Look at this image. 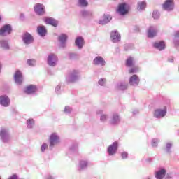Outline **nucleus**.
<instances>
[{
  "label": "nucleus",
  "instance_id": "obj_1",
  "mask_svg": "<svg viewBox=\"0 0 179 179\" xmlns=\"http://www.w3.org/2000/svg\"><path fill=\"white\" fill-rule=\"evenodd\" d=\"M80 79V73L78 70H73L67 76L66 80L68 83H75Z\"/></svg>",
  "mask_w": 179,
  "mask_h": 179
},
{
  "label": "nucleus",
  "instance_id": "obj_2",
  "mask_svg": "<svg viewBox=\"0 0 179 179\" xmlns=\"http://www.w3.org/2000/svg\"><path fill=\"white\" fill-rule=\"evenodd\" d=\"M0 139L3 143H8L10 141V133L9 129L6 127H1L0 129Z\"/></svg>",
  "mask_w": 179,
  "mask_h": 179
},
{
  "label": "nucleus",
  "instance_id": "obj_3",
  "mask_svg": "<svg viewBox=\"0 0 179 179\" xmlns=\"http://www.w3.org/2000/svg\"><path fill=\"white\" fill-rule=\"evenodd\" d=\"M117 12L120 16H125L129 13V6L126 3L119 4Z\"/></svg>",
  "mask_w": 179,
  "mask_h": 179
},
{
  "label": "nucleus",
  "instance_id": "obj_4",
  "mask_svg": "<svg viewBox=\"0 0 179 179\" xmlns=\"http://www.w3.org/2000/svg\"><path fill=\"white\" fill-rule=\"evenodd\" d=\"M12 31H13L12 25L9 24H5L0 29V36L1 37H6V36H10V34H12Z\"/></svg>",
  "mask_w": 179,
  "mask_h": 179
},
{
  "label": "nucleus",
  "instance_id": "obj_5",
  "mask_svg": "<svg viewBox=\"0 0 179 179\" xmlns=\"http://www.w3.org/2000/svg\"><path fill=\"white\" fill-rule=\"evenodd\" d=\"M175 6L174 0H166L162 4V9L166 12H172V10H174Z\"/></svg>",
  "mask_w": 179,
  "mask_h": 179
},
{
  "label": "nucleus",
  "instance_id": "obj_6",
  "mask_svg": "<svg viewBox=\"0 0 179 179\" xmlns=\"http://www.w3.org/2000/svg\"><path fill=\"white\" fill-rule=\"evenodd\" d=\"M49 142L50 148H54L55 145H58V143L60 142L59 136H58V134L52 133L50 136Z\"/></svg>",
  "mask_w": 179,
  "mask_h": 179
},
{
  "label": "nucleus",
  "instance_id": "obj_7",
  "mask_svg": "<svg viewBox=\"0 0 179 179\" xmlns=\"http://www.w3.org/2000/svg\"><path fill=\"white\" fill-rule=\"evenodd\" d=\"M93 65L95 66H101V68H103V66L106 65V59L104 57L101 56H96L94 57L92 62Z\"/></svg>",
  "mask_w": 179,
  "mask_h": 179
},
{
  "label": "nucleus",
  "instance_id": "obj_8",
  "mask_svg": "<svg viewBox=\"0 0 179 179\" xmlns=\"http://www.w3.org/2000/svg\"><path fill=\"white\" fill-rule=\"evenodd\" d=\"M22 38L25 45L33 44L34 42V38H33V36H31V34H30L29 32H26L24 34H23Z\"/></svg>",
  "mask_w": 179,
  "mask_h": 179
},
{
  "label": "nucleus",
  "instance_id": "obj_9",
  "mask_svg": "<svg viewBox=\"0 0 179 179\" xmlns=\"http://www.w3.org/2000/svg\"><path fill=\"white\" fill-rule=\"evenodd\" d=\"M34 10L38 16L45 15V6L41 3H36L34 8Z\"/></svg>",
  "mask_w": 179,
  "mask_h": 179
},
{
  "label": "nucleus",
  "instance_id": "obj_10",
  "mask_svg": "<svg viewBox=\"0 0 179 179\" xmlns=\"http://www.w3.org/2000/svg\"><path fill=\"white\" fill-rule=\"evenodd\" d=\"M118 150V142L115 141L112 144H110L108 149L107 152L109 156H114L117 153Z\"/></svg>",
  "mask_w": 179,
  "mask_h": 179
},
{
  "label": "nucleus",
  "instance_id": "obj_11",
  "mask_svg": "<svg viewBox=\"0 0 179 179\" xmlns=\"http://www.w3.org/2000/svg\"><path fill=\"white\" fill-rule=\"evenodd\" d=\"M58 62V57L54 53H51L48 56V64L50 66H55Z\"/></svg>",
  "mask_w": 179,
  "mask_h": 179
},
{
  "label": "nucleus",
  "instance_id": "obj_12",
  "mask_svg": "<svg viewBox=\"0 0 179 179\" xmlns=\"http://www.w3.org/2000/svg\"><path fill=\"white\" fill-rule=\"evenodd\" d=\"M60 47L65 48L66 47V41H68V35L65 34H61L57 38Z\"/></svg>",
  "mask_w": 179,
  "mask_h": 179
},
{
  "label": "nucleus",
  "instance_id": "obj_13",
  "mask_svg": "<svg viewBox=\"0 0 179 179\" xmlns=\"http://www.w3.org/2000/svg\"><path fill=\"white\" fill-rule=\"evenodd\" d=\"M0 106H2V107H9L10 106V99L8 95L0 96Z\"/></svg>",
  "mask_w": 179,
  "mask_h": 179
},
{
  "label": "nucleus",
  "instance_id": "obj_14",
  "mask_svg": "<svg viewBox=\"0 0 179 179\" xmlns=\"http://www.w3.org/2000/svg\"><path fill=\"white\" fill-rule=\"evenodd\" d=\"M121 122V117L118 113H113L109 120L110 125H118Z\"/></svg>",
  "mask_w": 179,
  "mask_h": 179
},
{
  "label": "nucleus",
  "instance_id": "obj_15",
  "mask_svg": "<svg viewBox=\"0 0 179 179\" xmlns=\"http://www.w3.org/2000/svg\"><path fill=\"white\" fill-rule=\"evenodd\" d=\"M167 114V109H157L155 110L154 113V117L155 118H163L164 117H166V115Z\"/></svg>",
  "mask_w": 179,
  "mask_h": 179
},
{
  "label": "nucleus",
  "instance_id": "obj_16",
  "mask_svg": "<svg viewBox=\"0 0 179 179\" xmlns=\"http://www.w3.org/2000/svg\"><path fill=\"white\" fill-rule=\"evenodd\" d=\"M139 82H141V79L136 74L131 76L129 80L130 86H138V85H139Z\"/></svg>",
  "mask_w": 179,
  "mask_h": 179
},
{
  "label": "nucleus",
  "instance_id": "obj_17",
  "mask_svg": "<svg viewBox=\"0 0 179 179\" xmlns=\"http://www.w3.org/2000/svg\"><path fill=\"white\" fill-rule=\"evenodd\" d=\"M96 115H100L101 122H107L108 121V115L104 113V110L99 109L96 110Z\"/></svg>",
  "mask_w": 179,
  "mask_h": 179
},
{
  "label": "nucleus",
  "instance_id": "obj_18",
  "mask_svg": "<svg viewBox=\"0 0 179 179\" xmlns=\"http://www.w3.org/2000/svg\"><path fill=\"white\" fill-rule=\"evenodd\" d=\"M110 38L113 43H118L121 41V35L117 31H112L110 33Z\"/></svg>",
  "mask_w": 179,
  "mask_h": 179
},
{
  "label": "nucleus",
  "instance_id": "obj_19",
  "mask_svg": "<svg viewBox=\"0 0 179 179\" xmlns=\"http://www.w3.org/2000/svg\"><path fill=\"white\" fill-rule=\"evenodd\" d=\"M157 34V27L156 26H151L149 27L148 30V36L150 38H153Z\"/></svg>",
  "mask_w": 179,
  "mask_h": 179
},
{
  "label": "nucleus",
  "instance_id": "obj_20",
  "mask_svg": "<svg viewBox=\"0 0 179 179\" xmlns=\"http://www.w3.org/2000/svg\"><path fill=\"white\" fill-rule=\"evenodd\" d=\"M14 80L17 85H22L23 81V77L22 76V72L20 71H17L14 75Z\"/></svg>",
  "mask_w": 179,
  "mask_h": 179
},
{
  "label": "nucleus",
  "instance_id": "obj_21",
  "mask_svg": "<svg viewBox=\"0 0 179 179\" xmlns=\"http://www.w3.org/2000/svg\"><path fill=\"white\" fill-rule=\"evenodd\" d=\"M111 15H103L102 18L101 20H99V24H107V23H110V22L111 21Z\"/></svg>",
  "mask_w": 179,
  "mask_h": 179
},
{
  "label": "nucleus",
  "instance_id": "obj_22",
  "mask_svg": "<svg viewBox=\"0 0 179 179\" xmlns=\"http://www.w3.org/2000/svg\"><path fill=\"white\" fill-rule=\"evenodd\" d=\"M36 91L37 87L35 85H30L27 86L24 90V92L27 94H33V93H36Z\"/></svg>",
  "mask_w": 179,
  "mask_h": 179
},
{
  "label": "nucleus",
  "instance_id": "obj_23",
  "mask_svg": "<svg viewBox=\"0 0 179 179\" xmlns=\"http://www.w3.org/2000/svg\"><path fill=\"white\" fill-rule=\"evenodd\" d=\"M37 33L41 37H45L47 29L44 25H40L37 27Z\"/></svg>",
  "mask_w": 179,
  "mask_h": 179
},
{
  "label": "nucleus",
  "instance_id": "obj_24",
  "mask_svg": "<svg viewBox=\"0 0 179 179\" xmlns=\"http://www.w3.org/2000/svg\"><path fill=\"white\" fill-rule=\"evenodd\" d=\"M44 22L46 24H50V26H53V27H57V26H58V22L52 17H46L45 18Z\"/></svg>",
  "mask_w": 179,
  "mask_h": 179
},
{
  "label": "nucleus",
  "instance_id": "obj_25",
  "mask_svg": "<svg viewBox=\"0 0 179 179\" xmlns=\"http://www.w3.org/2000/svg\"><path fill=\"white\" fill-rule=\"evenodd\" d=\"M75 44L79 50H82L83 48V45L85 44V41H83V38H82L80 36L77 37L76 41H75Z\"/></svg>",
  "mask_w": 179,
  "mask_h": 179
},
{
  "label": "nucleus",
  "instance_id": "obj_26",
  "mask_svg": "<svg viewBox=\"0 0 179 179\" xmlns=\"http://www.w3.org/2000/svg\"><path fill=\"white\" fill-rule=\"evenodd\" d=\"M166 176V169H162L155 173L156 179H164Z\"/></svg>",
  "mask_w": 179,
  "mask_h": 179
},
{
  "label": "nucleus",
  "instance_id": "obj_27",
  "mask_svg": "<svg viewBox=\"0 0 179 179\" xmlns=\"http://www.w3.org/2000/svg\"><path fill=\"white\" fill-rule=\"evenodd\" d=\"M154 47L157 50H159V51H163L164 48H166V43H164V41H162L159 42H157L154 43Z\"/></svg>",
  "mask_w": 179,
  "mask_h": 179
},
{
  "label": "nucleus",
  "instance_id": "obj_28",
  "mask_svg": "<svg viewBox=\"0 0 179 179\" xmlns=\"http://www.w3.org/2000/svg\"><path fill=\"white\" fill-rule=\"evenodd\" d=\"M173 43L176 48H179V31L175 33Z\"/></svg>",
  "mask_w": 179,
  "mask_h": 179
},
{
  "label": "nucleus",
  "instance_id": "obj_29",
  "mask_svg": "<svg viewBox=\"0 0 179 179\" xmlns=\"http://www.w3.org/2000/svg\"><path fill=\"white\" fill-rule=\"evenodd\" d=\"M126 66L131 68V66H135V59L132 57H129L126 60Z\"/></svg>",
  "mask_w": 179,
  "mask_h": 179
},
{
  "label": "nucleus",
  "instance_id": "obj_30",
  "mask_svg": "<svg viewBox=\"0 0 179 179\" xmlns=\"http://www.w3.org/2000/svg\"><path fill=\"white\" fill-rule=\"evenodd\" d=\"M89 163L87 162V161L86 160H82L80 162L79 165H78V169L80 171L82 170H86V169H87V166H88Z\"/></svg>",
  "mask_w": 179,
  "mask_h": 179
},
{
  "label": "nucleus",
  "instance_id": "obj_31",
  "mask_svg": "<svg viewBox=\"0 0 179 179\" xmlns=\"http://www.w3.org/2000/svg\"><path fill=\"white\" fill-rule=\"evenodd\" d=\"M1 47L3 50H10V47L9 46V43H8V41L2 40L0 41Z\"/></svg>",
  "mask_w": 179,
  "mask_h": 179
},
{
  "label": "nucleus",
  "instance_id": "obj_32",
  "mask_svg": "<svg viewBox=\"0 0 179 179\" xmlns=\"http://www.w3.org/2000/svg\"><path fill=\"white\" fill-rule=\"evenodd\" d=\"M117 89L119 90H127L128 89V84L126 83H119L117 84Z\"/></svg>",
  "mask_w": 179,
  "mask_h": 179
},
{
  "label": "nucleus",
  "instance_id": "obj_33",
  "mask_svg": "<svg viewBox=\"0 0 179 179\" xmlns=\"http://www.w3.org/2000/svg\"><path fill=\"white\" fill-rule=\"evenodd\" d=\"M89 6V2L87 0H78V6L80 8H86Z\"/></svg>",
  "mask_w": 179,
  "mask_h": 179
},
{
  "label": "nucleus",
  "instance_id": "obj_34",
  "mask_svg": "<svg viewBox=\"0 0 179 179\" xmlns=\"http://www.w3.org/2000/svg\"><path fill=\"white\" fill-rule=\"evenodd\" d=\"M146 8V3L145 1H139L137 5L138 10H144Z\"/></svg>",
  "mask_w": 179,
  "mask_h": 179
},
{
  "label": "nucleus",
  "instance_id": "obj_35",
  "mask_svg": "<svg viewBox=\"0 0 179 179\" xmlns=\"http://www.w3.org/2000/svg\"><path fill=\"white\" fill-rule=\"evenodd\" d=\"M171 148H173V143L171 142H168L166 143V147H165V150L166 153H171Z\"/></svg>",
  "mask_w": 179,
  "mask_h": 179
},
{
  "label": "nucleus",
  "instance_id": "obj_36",
  "mask_svg": "<svg viewBox=\"0 0 179 179\" xmlns=\"http://www.w3.org/2000/svg\"><path fill=\"white\" fill-rule=\"evenodd\" d=\"M134 67L130 69L129 70V73H138V72H139V71H141V69L139 68V66H133Z\"/></svg>",
  "mask_w": 179,
  "mask_h": 179
},
{
  "label": "nucleus",
  "instance_id": "obj_37",
  "mask_svg": "<svg viewBox=\"0 0 179 179\" xmlns=\"http://www.w3.org/2000/svg\"><path fill=\"white\" fill-rule=\"evenodd\" d=\"M27 126L29 129H31L34 127V120L28 119L27 121Z\"/></svg>",
  "mask_w": 179,
  "mask_h": 179
},
{
  "label": "nucleus",
  "instance_id": "obj_38",
  "mask_svg": "<svg viewBox=\"0 0 179 179\" xmlns=\"http://www.w3.org/2000/svg\"><path fill=\"white\" fill-rule=\"evenodd\" d=\"M81 15L83 17H89L90 16H92V12L86 10H83L80 12Z\"/></svg>",
  "mask_w": 179,
  "mask_h": 179
},
{
  "label": "nucleus",
  "instance_id": "obj_39",
  "mask_svg": "<svg viewBox=\"0 0 179 179\" xmlns=\"http://www.w3.org/2000/svg\"><path fill=\"white\" fill-rule=\"evenodd\" d=\"M159 142L160 140H159V138H152L151 141V145L152 146V148H157Z\"/></svg>",
  "mask_w": 179,
  "mask_h": 179
},
{
  "label": "nucleus",
  "instance_id": "obj_40",
  "mask_svg": "<svg viewBox=\"0 0 179 179\" xmlns=\"http://www.w3.org/2000/svg\"><path fill=\"white\" fill-rule=\"evenodd\" d=\"M27 64L29 66H36V60L33 59H29L27 60Z\"/></svg>",
  "mask_w": 179,
  "mask_h": 179
},
{
  "label": "nucleus",
  "instance_id": "obj_41",
  "mask_svg": "<svg viewBox=\"0 0 179 179\" xmlns=\"http://www.w3.org/2000/svg\"><path fill=\"white\" fill-rule=\"evenodd\" d=\"M106 83H107V80L106 78H100L98 81V85H99V86H106Z\"/></svg>",
  "mask_w": 179,
  "mask_h": 179
},
{
  "label": "nucleus",
  "instance_id": "obj_42",
  "mask_svg": "<svg viewBox=\"0 0 179 179\" xmlns=\"http://www.w3.org/2000/svg\"><path fill=\"white\" fill-rule=\"evenodd\" d=\"M153 19L157 20L160 17V13L157 10H154L152 15Z\"/></svg>",
  "mask_w": 179,
  "mask_h": 179
},
{
  "label": "nucleus",
  "instance_id": "obj_43",
  "mask_svg": "<svg viewBox=\"0 0 179 179\" xmlns=\"http://www.w3.org/2000/svg\"><path fill=\"white\" fill-rule=\"evenodd\" d=\"M47 149H48V145L46 143L42 144L41 147V152H42V153H44L45 152V150Z\"/></svg>",
  "mask_w": 179,
  "mask_h": 179
},
{
  "label": "nucleus",
  "instance_id": "obj_44",
  "mask_svg": "<svg viewBox=\"0 0 179 179\" xmlns=\"http://www.w3.org/2000/svg\"><path fill=\"white\" fill-rule=\"evenodd\" d=\"M64 114H71V113H72V108L69 106H65L64 109Z\"/></svg>",
  "mask_w": 179,
  "mask_h": 179
},
{
  "label": "nucleus",
  "instance_id": "obj_45",
  "mask_svg": "<svg viewBox=\"0 0 179 179\" xmlns=\"http://www.w3.org/2000/svg\"><path fill=\"white\" fill-rule=\"evenodd\" d=\"M121 157L123 160H125V159H128V152L124 151L121 153Z\"/></svg>",
  "mask_w": 179,
  "mask_h": 179
},
{
  "label": "nucleus",
  "instance_id": "obj_46",
  "mask_svg": "<svg viewBox=\"0 0 179 179\" xmlns=\"http://www.w3.org/2000/svg\"><path fill=\"white\" fill-rule=\"evenodd\" d=\"M61 90V85H57L55 88V92L57 94H61V92H59Z\"/></svg>",
  "mask_w": 179,
  "mask_h": 179
},
{
  "label": "nucleus",
  "instance_id": "obj_47",
  "mask_svg": "<svg viewBox=\"0 0 179 179\" xmlns=\"http://www.w3.org/2000/svg\"><path fill=\"white\" fill-rule=\"evenodd\" d=\"M132 114H133V115H136L139 114V110L138 109H135L132 111Z\"/></svg>",
  "mask_w": 179,
  "mask_h": 179
},
{
  "label": "nucleus",
  "instance_id": "obj_48",
  "mask_svg": "<svg viewBox=\"0 0 179 179\" xmlns=\"http://www.w3.org/2000/svg\"><path fill=\"white\" fill-rule=\"evenodd\" d=\"M69 57H70L71 59H73V58L76 57V55L75 53H71L69 55Z\"/></svg>",
  "mask_w": 179,
  "mask_h": 179
},
{
  "label": "nucleus",
  "instance_id": "obj_49",
  "mask_svg": "<svg viewBox=\"0 0 179 179\" xmlns=\"http://www.w3.org/2000/svg\"><path fill=\"white\" fill-rule=\"evenodd\" d=\"M20 19H21V20H24V14H20Z\"/></svg>",
  "mask_w": 179,
  "mask_h": 179
},
{
  "label": "nucleus",
  "instance_id": "obj_50",
  "mask_svg": "<svg viewBox=\"0 0 179 179\" xmlns=\"http://www.w3.org/2000/svg\"><path fill=\"white\" fill-rule=\"evenodd\" d=\"M54 178H54L52 176H51V175H49V176H46V178H45V179H54Z\"/></svg>",
  "mask_w": 179,
  "mask_h": 179
},
{
  "label": "nucleus",
  "instance_id": "obj_51",
  "mask_svg": "<svg viewBox=\"0 0 179 179\" xmlns=\"http://www.w3.org/2000/svg\"><path fill=\"white\" fill-rule=\"evenodd\" d=\"M147 163H150L152 162V159L148 158L146 159Z\"/></svg>",
  "mask_w": 179,
  "mask_h": 179
},
{
  "label": "nucleus",
  "instance_id": "obj_52",
  "mask_svg": "<svg viewBox=\"0 0 179 179\" xmlns=\"http://www.w3.org/2000/svg\"><path fill=\"white\" fill-rule=\"evenodd\" d=\"M1 71H2V63L0 62V73Z\"/></svg>",
  "mask_w": 179,
  "mask_h": 179
},
{
  "label": "nucleus",
  "instance_id": "obj_53",
  "mask_svg": "<svg viewBox=\"0 0 179 179\" xmlns=\"http://www.w3.org/2000/svg\"><path fill=\"white\" fill-rule=\"evenodd\" d=\"M169 62H174L173 59H171V60L169 59Z\"/></svg>",
  "mask_w": 179,
  "mask_h": 179
},
{
  "label": "nucleus",
  "instance_id": "obj_54",
  "mask_svg": "<svg viewBox=\"0 0 179 179\" xmlns=\"http://www.w3.org/2000/svg\"><path fill=\"white\" fill-rule=\"evenodd\" d=\"M2 21V17L0 16V23Z\"/></svg>",
  "mask_w": 179,
  "mask_h": 179
},
{
  "label": "nucleus",
  "instance_id": "obj_55",
  "mask_svg": "<svg viewBox=\"0 0 179 179\" xmlns=\"http://www.w3.org/2000/svg\"><path fill=\"white\" fill-rule=\"evenodd\" d=\"M71 150H73V148H71Z\"/></svg>",
  "mask_w": 179,
  "mask_h": 179
},
{
  "label": "nucleus",
  "instance_id": "obj_56",
  "mask_svg": "<svg viewBox=\"0 0 179 179\" xmlns=\"http://www.w3.org/2000/svg\"><path fill=\"white\" fill-rule=\"evenodd\" d=\"M0 179H1V177H0Z\"/></svg>",
  "mask_w": 179,
  "mask_h": 179
}]
</instances>
